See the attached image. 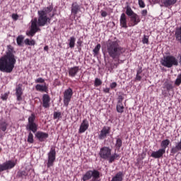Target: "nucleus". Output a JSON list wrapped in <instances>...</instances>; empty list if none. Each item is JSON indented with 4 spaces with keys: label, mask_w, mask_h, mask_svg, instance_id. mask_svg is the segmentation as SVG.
Listing matches in <instances>:
<instances>
[{
    "label": "nucleus",
    "mask_w": 181,
    "mask_h": 181,
    "mask_svg": "<svg viewBox=\"0 0 181 181\" xmlns=\"http://www.w3.org/2000/svg\"><path fill=\"white\" fill-rule=\"evenodd\" d=\"M105 48L106 53L113 60H119V57L125 52V48L121 47L118 40H108L105 43Z\"/></svg>",
    "instance_id": "1"
},
{
    "label": "nucleus",
    "mask_w": 181,
    "mask_h": 181,
    "mask_svg": "<svg viewBox=\"0 0 181 181\" xmlns=\"http://www.w3.org/2000/svg\"><path fill=\"white\" fill-rule=\"evenodd\" d=\"M37 14L38 19L35 18L31 20L30 30L26 33L27 36L33 37L38 30H40L39 26H45V25H47V22L50 23V21H52V18L47 17V15L45 14L43 11H38Z\"/></svg>",
    "instance_id": "2"
},
{
    "label": "nucleus",
    "mask_w": 181,
    "mask_h": 181,
    "mask_svg": "<svg viewBox=\"0 0 181 181\" xmlns=\"http://www.w3.org/2000/svg\"><path fill=\"white\" fill-rule=\"evenodd\" d=\"M16 64V58L11 50H8L6 56L0 58V71L12 73Z\"/></svg>",
    "instance_id": "3"
},
{
    "label": "nucleus",
    "mask_w": 181,
    "mask_h": 181,
    "mask_svg": "<svg viewBox=\"0 0 181 181\" xmlns=\"http://www.w3.org/2000/svg\"><path fill=\"white\" fill-rule=\"evenodd\" d=\"M99 156L101 158V159L109 160V163H112V162H114L117 158H119V155L117 153H114L111 156V148L107 146H104L100 148Z\"/></svg>",
    "instance_id": "4"
},
{
    "label": "nucleus",
    "mask_w": 181,
    "mask_h": 181,
    "mask_svg": "<svg viewBox=\"0 0 181 181\" xmlns=\"http://www.w3.org/2000/svg\"><path fill=\"white\" fill-rule=\"evenodd\" d=\"M125 9L126 15L130 18L129 26H136V25L141 22V17L134 12L132 8H131V6H127Z\"/></svg>",
    "instance_id": "5"
},
{
    "label": "nucleus",
    "mask_w": 181,
    "mask_h": 181,
    "mask_svg": "<svg viewBox=\"0 0 181 181\" xmlns=\"http://www.w3.org/2000/svg\"><path fill=\"white\" fill-rule=\"evenodd\" d=\"M161 64L165 67H168V69H170V67H173V66H179V62L174 56L168 55L163 57Z\"/></svg>",
    "instance_id": "6"
},
{
    "label": "nucleus",
    "mask_w": 181,
    "mask_h": 181,
    "mask_svg": "<svg viewBox=\"0 0 181 181\" xmlns=\"http://www.w3.org/2000/svg\"><path fill=\"white\" fill-rule=\"evenodd\" d=\"M35 121H36V115L33 113L28 117V123L26 125V129L27 131H31L33 134L37 132V124Z\"/></svg>",
    "instance_id": "7"
},
{
    "label": "nucleus",
    "mask_w": 181,
    "mask_h": 181,
    "mask_svg": "<svg viewBox=\"0 0 181 181\" xmlns=\"http://www.w3.org/2000/svg\"><path fill=\"white\" fill-rule=\"evenodd\" d=\"M91 177H93V179L95 177H100V171L97 170H88L85 174L83 175L81 180L83 181L90 180Z\"/></svg>",
    "instance_id": "8"
},
{
    "label": "nucleus",
    "mask_w": 181,
    "mask_h": 181,
    "mask_svg": "<svg viewBox=\"0 0 181 181\" xmlns=\"http://www.w3.org/2000/svg\"><path fill=\"white\" fill-rule=\"evenodd\" d=\"M14 166H16V162L12 160H6L3 164H0V172L11 170V169H13Z\"/></svg>",
    "instance_id": "9"
},
{
    "label": "nucleus",
    "mask_w": 181,
    "mask_h": 181,
    "mask_svg": "<svg viewBox=\"0 0 181 181\" xmlns=\"http://www.w3.org/2000/svg\"><path fill=\"white\" fill-rule=\"evenodd\" d=\"M56 160V150L52 148L50 151L48 153V161L47 163V168H52Z\"/></svg>",
    "instance_id": "10"
},
{
    "label": "nucleus",
    "mask_w": 181,
    "mask_h": 181,
    "mask_svg": "<svg viewBox=\"0 0 181 181\" xmlns=\"http://www.w3.org/2000/svg\"><path fill=\"white\" fill-rule=\"evenodd\" d=\"M71 97H73V90L69 88L64 93V104L66 107L69 105V103L71 101Z\"/></svg>",
    "instance_id": "11"
},
{
    "label": "nucleus",
    "mask_w": 181,
    "mask_h": 181,
    "mask_svg": "<svg viewBox=\"0 0 181 181\" xmlns=\"http://www.w3.org/2000/svg\"><path fill=\"white\" fill-rule=\"evenodd\" d=\"M110 132H111V127L108 126L103 127L98 134L99 139L100 140L105 139V138H107V136L110 135Z\"/></svg>",
    "instance_id": "12"
},
{
    "label": "nucleus",
    "mask_w": 181,
    "mask_h": 181,
    "mask_svg": "<svg viewBox=\"0 0 181 181\" xmlns=\"http://www.w3.org/2000/svg\"><path fill=\"white\" fill-rule=\"evenodd\" d=\"M81 9H83L84 11V8L78 5V2H74L71 4V12L74 16H76L77 13L81 12Z\"/></svg>",
    "instance_id": "13"
},
{
    "label": "nucleus",
    "mask_w": 181,
    "mask_h": 181,
    "mask_svg": "<svg viewBox=\"0 0 181 181\" xmlns=\"http://www.w3.org/2000/svg\"><path fill=\"white\" fill-rule=\"evenodd\" d=\"M165 153H166L165 149L160 148L157 151H153L151 157L154 158L155 159H160V158L163 157Z\"/></svg>",
    "instance_id": "14"
},
{
    "label": "nucleus",
    "mask_w": 181,
    "mask_h": 181,
    "mask_svg": "<svg viewBox=\"0 0 181 181\" xmlns=\"http://www.w3.org/2000/svg\"><path fill=\"white\" fill-rule=\"evenodd\" d=\"M35 137L40 142H45L47 138H49V134L45 133L43 132H37L35 134Z\"/></svg>",
    "instance_id": "15"
},
{
    "label": "nucleus",
    "mask_w": 181,
    "mask_h": 181,
    "mask_svg": "<svg viewBox=\"0 0 181 181\" xmlns=\"http://www.w3.org/2000/svg\"><path fill=\"white\" fill-rule=\"evenodd\" d=\"M50 96L48 94H44L42 95V107L44 108L50 107Z\"/></svg>",
    "instance_id": "16"
},
{
    "label": "nucleus",
    "mask_w": 181,
    "mask_h": 181,
    "mask_svg": "<svg viewBox=\"0 0 181 181\" xmlns=\"http://www.w3.org/2000/svg\"><path fill=\"white\" fill-rule=\"evenodd\" d=\"M23 91L22 90V84H18L16 88V95L17 97V101H22V95Z\"/></svg>",
    "instance_id": "17"
},
{
    "label": "nucleus",
    "mask_w": 181,
    "mask_h": 181,
    "mask_svg": "<svg viewBox=\"0 0 181 181\" xmlns=\"http://www.w3.org/2000/svg\"><path fill=\"white\" fill-rule=\"evenodd\" d=\"M88 121H87L86 119H83L82 123L81 124L79 130H78V133L79 134H83L84 132H86V131H87V129H88Z\"/></svg>",
    "instance_id": "18"
},
{
    "label": "nucleus",
    "mask_w": 181,
    "mask_h": 181,
    "mask_svg": "<svg viewBox=\"0 0 181 181\" xmlns=\"http://www.w3.org/2000/svg\"><path fill=\"white\" fill-rule=\"evenodd\" d=\"M78 71H80V66L71 67L69 69V76L70 77H76Z\"/></svg>",
    "instance_id": "19"
},
{
    "label": "nucleus",
    "mask_w": 181,
    "mask_h": 181,
    "mask_svg": "<svg viewBox=\"0 0 181 181\" xmlns=\"http://www.w3.org/2000/svg\"><path fill=\"white\" fill-rule=\"evenodd\" d=\"M174 36L175 37V40L177 42H180L181 43V26L177 27L174 31Z\"/></svg>",
    "instance_id": "20"
},
{
    "label": "nucleus",
    "mask_w": 181,
    "mask_h": 181,
    "mask_svg": "<svg viewBox=\"0 0 181 181\" xmlns=\"http://www.w3.org/2000/svg\"><path fill=\"white\" fill-rule=\"evenodd\" d=\"M120 26L127 29L128 25H127V15L125 13H122L120 16Z\"/></svg>",
    "instance_id": "21"
},
{
    "label": "nucleus",
    "mask_w": 181,
    "mask_h": 181,
    "mask_svg": "<svg viewBox=\"0 0 181 181\" xmlns=\"http://www.w3.org/2000/svg\"><path fill=\"white\" fill-rule=\"evenodd\" d=\"M122 177H124V173L119 171L112 178L111 181H122Z\"/></svg>",
    "instance_id": "22"
},
{
    "label": "nucleus",
    "mask_w": 181,
    "mask_h": 181,
    "mask_svg": "<svg viewBox=\"0 0 181 181\" xmlns=\"http://www.w3.org/2000/svg\"><path fill=\"white\" fill-rule=\"evenodd\" d=\"M52 11H53V4H49V6L44 8L42 10L39 11L43 12L45 15H48V13H50Z\"/></svg>",
    "instance_id": "23"
},
{
    "label": "nucleus",
    "mask_w": 181,
    "mask_h": 181,
    "mask_svg": "<svg viewBox=\"0 0 181 181\" xmlns=\"http://www.w3.org/2000/svg\"><path fill=\"white\" fill-rule=\"evenodd\" d=\"M142 67H139L136 71L135 81H141L142 80Z\"/></svg>",
    "instance_id": "24"
},
{
    "label": "nucleus",
    "mask_w": 181,
    "mask_h": 181,
    "mask_svg": "<svg viewBox=\"0 0 181 181\" xmlns=\"http://www.w3.org/2000/svg\"><path fill=\"white\" fill-rule=\"evenodd\" d=\"M176 2H177V0H164L163 5L165 8H168L169 6H172V5H175Z\"/></svg>",
    "instance_id": "25"
},
{
    "label": "nucleus",
    "mask_w": 181,
    "mask_h": 181,
    "mask_svg": "<svg viewBox=\"0 0 181 181\" xmlns=\"http://www.w3.org/2000/svg\"><path fill=\"white\" fill-rule=\"evenodd\" d=\"M170 144V140L169 139L163 140L160 143V147L162 148L161 149H164V151H166V148L169 146Z\"/></svg>",
    "instance_id": "26"
},
{
    "label": "nucleus",
    "mask_w": 181,
    "mask_h": 181,
    "mask_svg": "<svg viewBox=\"0 0 181 181\" xmlns=\"http://www.w3.org/2000/svg\"><path fill=\"white\" fill-rule=\"evenodd\" d=\"M37 91H41L42 93H46L47 91V88L46 86L37 84L35 86Z\"/></svg>",
    "instance_id": "27"
},
{
    "label": "nucleus",
    "mask_w": 181,
    "mask_h": 181,
    "mask_svg": "<svg viewBox=\"0 0 181 181\" xmlns=\"http://www.w3.org/2000/svg\"><path fill=\"white\" fill-rule=\"evenodd\" d=\"M28 175H29V173H28V171L26 170H19L17 173V177H26V176H28Z\"/></svg>",
    "instance_id": "28"
},
{
    "label": "nucleus",
    "mask_w": 181,
    "mask_h": 181,
    "mask_svg": "<svg viewBox=\"0 0 181 181\" xmlns=\"http://www.w3.org/2000/svg\"><path fill=\"white\" fill-rule=\"evenodd\" d=\"M101 49V45L98 44L95 48L93 49V56H98V54L100 53V49Z\"/></svg>",
    "instance_id": "29"
},
{
    "label": "nucleus",
    "mask_w": 181,
    "mask_h": 181,
    "mask_svg": "<svg viewBox=\"0 0 181 181\" xmlns=\"http://www.w3.org/2000/svg\"><path fill=\"white\" fill-rule=\"evenodd\" d=\"M69 46L71 49H73L74 46L76 45V37H71L70 39L69 40Z\"/></svg>",
    "instance_id": "30"
},
{
    "label": "nucleus",
    "mask_w": 181,
    "mask_h": 181,
    "mask_svg": "<svg viewBox=\"0 0 181 181\" xmlns=\"http://www.w3.org/2000/svg\"><path fill=\"white\" fill-rule=\"evenodd\" d=\"M8 127V124H6V122H0V131H2L3 132H5L6 131V128Z\"/></svg>",
    "instance_id": "31"
},
{
    "label": "nucleus",
    "mask_w": 181,
    "mask_h": 181,
    "mask_svg": "<svg viewBox=\"0 0 181 181\" xmlns=\"http://www.w3.org/2000/svg\"><path fill=\"white\" fill-rule=\"evenodd\" d=\"M25 37H23V35H18L16 39L18 46H22V43H23Z\"/></svg>",
    "instance_id": "32"
},
{
    "label": "nucleus",
    "mask_w": 181,
    "mask_h": 181,
    "mask_svg": "<svg viewBox=\"0 0 181 181\" xmlns=\"http://www.w3.org/2000/svg\"><path fill=\"white\" fill-rule=\"evenodd\" d=\"M24 43L28 46H35V45L36 44L34 40H30L28 38L25 40Z\"/></svg>",
    "instance_id": "33"
},
{
    "label": "nucleus",
    "mask_w": 181,
    "mask_h": 181,
    "mask_svg": "<svg viewBox=\"0 0 181 181\" xmlns=\"http://www.w3.org/2000/svg\"><path fill=\"white\" fill-rule=\"evenodd\" d=\"M27 141L28 144H33L35 142V139H33V134H32V132H29Z\"/></svg>",
    "instance_id": "34"
},
{
    "label": "nucleus",
    "mask_w": 181,
    "mask_h": 181,
    "mask_svg": "<svg viewBox=\"0 0 181 181\" xmlns=\"http://www.w3.org/2000/svg\"><path fill=\"white\" fill-rule=\"evenodd\" d=\"M117 112H120V114H122V112H124V105H122V103H117Z\"/></svg>",
    "instance_id": "35"
},
{
    "label": "nucleus",
    "mask_w": 181,
    "mask_h": 181,
    "mask_svg": "<svg viewBox=\"0 0 181 181\" xmlns=\"http://www.w3.org/2000/svg\"><path fill=\"white\" fill-rule=\"evenodd\" d=\"M115 146L117 148V149H120L121 146H122V139L119 138L116 139Z\"/></svg>",
    "instance_id": "36"
},
{
    "label": "nucleus",
    "mask_w": 181,
    "mask_h": 181,
    "mask_svg": "<svg viewBox=\"0 0 181 181\" xmlns=\"http://www.w3.org/2000/svg\"><path fill=\"white\" fill-rule=\"evenodd\" d=\"M164 88H166L167 91H170L173 88V86L169 82H165L164 83Z\"/></svg>",
    "instance_id": "37"
},
{
    "label": "nucleus",
    "mask_w": 181,
    "mask_h": 181,
    "mask_svg": "<svg viewBox=\"0 0 181 181\" xmlns=\"http://www.w3.org/2000/svg\"><path fill=\"white\" fill-rule=\"evenodd\" d=\"M141 42L144 45H148L149 43V36L144 35Z\"/></svg>",
    "instance_id": "38"
},
{
    "label": "nucleus",
    "mask_w": 181,
    "mask_h": 181,
    "mask_svg": "<svg viewBox=\"0 0 181 181\" xmlns=\"http://www.w3.org/2000/svg\"><path fill=\"white\" fill-rule=\"evenodd\" d=\"M103 84V81L101 79L96 78L95 80V87H98V86H101Z\"/></svg>",
    "instance_id": "39"
},
{
    "label": "nucleus",
    "mask_w": 181,
    "mask_h": 181,
    "mask_svg": "<svg viewBox=\"0 0 181 181\" xmlns=\"http://www.w3.org/2000/svg\"><path fill=\"white\" fill-rule=\"evenodd\" d=\"M62 117V112H54L53 118L54 119H57V118H60Z\"/></svg>",
    "instance_id": "40"
},
{
    "label": "nucleus",
    "mask_w": 181,
    "mask_h": 181,
    "mask_svg": "<svg viewBox=\"0 0 181 181\" xmlns=\"http://www.w3.org/2000/svg\"><path fill=\"white\" fill-rule=\"evenodd\" d=\"M122 101H124V96H122V95H120L118 96L117 104H122Z\"/></svg>",
    "instance_id": "41"
},
{
    "label": "nucleus",
    "mask_w": 181,
    "mask_h": 181,
    "mask_svg": "<svg viewBox=\"0 0 181 181\" xmlns=\"http://www.w3.org/2000/svg\"><path fill=\"white\" fill-rule=\"evenodd\" d=\"M139 5L140 8H145V2H144V0H139Z\"/></svg>",
    "instance_id": "42"
},
{
    "label": "nucleus",
    "mask_w": 181,
    "mask_h": 181,
    "mask_svg": "<svg viewBox=\"0 0 181 181\" xmlns=\"http://www.w3.org/2000/svg\"><path fill=\"white\" fill-rule=\"evenodd\" d=\"M11 18L13 21H18V19H19V16L16 13H13Z\"/></svg>",
    "instance_id": "43"
},
{
    "label": "nucleus",
    "mask_w": 181,
    "mask_h": 181,
    "mask_svg": "<svg viewBox=\"0 0 181 181\" xmlns=\"http://www.w3.org/2000/svg\"><path fill=\"white\" fill-rule=\"evenodd\" d=\"M1 100H3V101H6V100H8V94L4 93V95H1Z\"/></svg>",
    "instance_id": "44"
},
{
    "label": "nucleus",
    "mask_w": 181,
    "mask_h": 181,
    "mask_svg": "<svg viewBox=\"0 0 181 181\" xmlns=\"http://www.w3.org/2000/svg\"><path fill=\"white\" fill-rule=\"evenodd\" d=\"M175 86H177V87H179V86H180L181 84V81L180 79H178L177 78H176L175 81Z\"/></svg>",
    "instance_id": "45"
},
{
    "label": "nucleus",
    "mask_w": 181,
    "mask_h": 181,
    "mask_svg": "<svg viewBox=\"0 0 181 181\" xmlns=\"http://www.w3.org/2000/svg\"><path fill=\"white\" fill-rule=\"evenodd\" d=\"M35 83H45V79L42 78H38L35 80Z\"/></svg>",
    "instance_id": "46"
},
{
    "label": "nucleus",
    "mask_w": 181,
    "mask_h": 181,
    "mask_svg": "<svg viewBox=\"0 0 181 181\" xmlns=\"http://www.w3.org/2000/svg\"><path fill=\"white\" fill-rule=\"evenodd\" d=\"M141 15L142 16H146V15H148V10L141 11Z\"/></svg>",
    "instance_id": "47"
},
{
    "label": "nucleus",
    "mask_w": 181,
    "mask_h": 181,
    "mask_svg": "<svg viewBox=\"0 0 181 181\" xmlns=\"http://www.w3.org/2000/svg\"><path fill=\"white\" fill-rule=\"evenodd\" d=\"M115 87H117V82H113L110 84L111 88H115Z\"/></svg>",
    "instance_id": "48"
},
{
    "label": "nucleus",
    "mask_w": 181,
    "mask_h": 181,
    "mask_svg": "<svg viewBox=\"0 0 181 181\" xmlns=\"http://www.w3.org/2000/svg\"><path fill=\"white\" fill-rule=\"evenodd\" d=\"M107 15V13H106V11H101V16H103V18H105Z\"/></svg>",
    "instance_id": "49"
},
{
    "label": "nucleus",
    "mask_w": 181,
    "mask_h": 181,
    "mask_svg": "<svg viewBox=\"0 0 181 181\" xmlns=\"http://www.w3.org/2000/svg\"><path fill=\"white\" fill-rule=\"evenodd\" d=\"M104 93H110V88H105L103 89Z\"/></svg>",
    "instance_id": "50"
},
{
    "label": "nucleus",
    "mask_w": 181,
    "mask_h": 181,
    "mask_svg": "<svg viewBox=\"0 0 181 181\" xmlns=\"http://www.w3.org/2000/svg\"><path fill=\"white\" fill-rule=\"evenodd\" d=\"M117 63L114 64V66H115V67H118V64H119V59H117ZM116 59H115V61H117Z\"/></svg>",
    "instance_id": "51"
},
{
    "label": "nucleus",
    "mask_w": 181,
    "mask_h": 181,
    "mask_svg": "<svg viewBox=\"0 0 181 181\" xmlns=\"http://www.w3.org/2000/svg\"><path fill=\"white\" fill-rule=\"evenodd\" d=\"M99 177H95V178H92V180H91L90 181H100V180H98Z\"/></svg>",
    "instance_id": "52"
},
{
    "label": "nucleus",
    "mask_w": 181,
    "mask_h": 181,
    "mask_svg": "<svg viewBox=\"0 0 181 181\" xmlns=\"http://www.w3.org/2000/svg\"><path fill=\"white\" fill-rule=\"evenodd\" d=\"M44 50H45V52H47V50H49V47L47 45L44 47Z\"/></svg>",
    "instance_id": "53"
},
{
    "label": "nucleus",
    "mask_w": 181,
    "mask_h": 181,
    "mask_svg": "<svg viewBox=\"0 0 181 181\" xmlns=\"http://www.w3.org/2000/svg\"><path fill=\"white\" fill-rule=\"evenodd\" d=\"M178 57H180V64H181V53L179 54Z\"/></svg>",
    "instance_id": "54"
},
{
    "label": "nucleus",
    "mask_w": 181,
    "mask_h": 181,
    "mask_svg": "<svg viewBox=\"0 0 181 181\" xmlns=\"http://www.w3.org/2000/svg\"><path fill=\"white\" fill-rule=\"evenodd\" d=\"M177 78L181 81V74L177 76Z\"/></svg>",
    "instance_id": "55"
},
{
    "label": "nucleus",
    "mask_w": 181,
    "mask_h": 181,
    "mask_svg": "<svg viewBox=\"0 0 181 181\" xmlns=\"http://www.w3.org/2000/svg\"><path fill=\"white\" fill-rule=\"evenodd\" d=\"M50 18H53V16H54V13L49 15Z\"/></svg>",
    "instance_id": "56"
},
{
    "label": "nucleus",
    "mask_w": 181,
    "mask_h": 181,
    "mask_svg": "<svg viewBox=\"0 0 181 181\" xmlns=\"http://www.w3.org/2000/svg\"><path fill=\"white\" fill-rule=\"evenodd\" d=\"M113 69H114V66H112V67H111V69L113 70Z\"/></svg>",
    "instance_id": "57"
}]
</instances>
